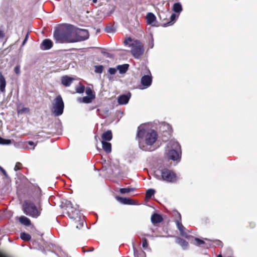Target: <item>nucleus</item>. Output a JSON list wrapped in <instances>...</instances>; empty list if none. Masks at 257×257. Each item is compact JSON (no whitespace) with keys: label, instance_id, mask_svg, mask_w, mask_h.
I'll use <instances>...</instances> for the list:
<instances>
[{"label":"nucleus","instance_id":"obj_1","mask_svg":"<svg viewBox=\"0 0 257 257\" xmlns=\"http://www.w3.org/2000/svg\"><path fill=\"white\" fill-rule=\"evenodd\" d=\"M137 137L144 140L147 145L152 146L157 141L158 135L154 130L149 129L146 125L143 124L138 127Z\"/></svg>","mask_w":257,"mask_h":257},{"label":"nucleus","instance_id":"obj_2","mask_svg":"<svg viewBox=\"0 0 257 257\" xmlns=\"http://www.w3.org/2000/svg\"><path fill=\"white\" fill-rule=\"evenodd\" d=\"M37 206L34 202L26 200L23 205V210L24 213L31 217L37 218L41 213L42 208L41 206V201L40 197H38L35 200Z\"/></svg>","mask_w":257,"mask_h":257},{"label":"nucleus","instance_id":"obj_3","mask_svg":"<svg viewBox=\"0 0 257 257\" xmlns=\"http://www.w3.org/2000/svg\"><path fill=\"white\" fill-rule=\"evenodd\" d=\"M53 35L56 43H74L73 26L72 25L68 26L64 31H55L54 32Z\"/></svg>","mask_w":257,"mask_h":257},{"label":"nucleus","instance_id":"obj_4","mask_svg":"<svg viewBox=\"0 0 257 257\" xmlns=\"http://www.w3.org/2000/svg\"><path fill=\"white\" fill-rule=\"evenodd\" d=\"M154 176L157 179L168 183H174L178 180L176 174L173 171L166 168L155 171Z\"/></svg>","mask_w":257,"mask_h":257},{"label":"nucleus","instance_id":"obj_5","mask_svg":"<svg viewBox=\"0 0 257 257\" xmlns=\"http://www.w3.org/2000/svg\"><path fill=\"white\" fill-rule=\"evenodd\" d=\"M132 39L130 38L126 39L124 43L125 45H128V46L131 49V53L134 57L136 59H140L143 55L145 49L144 45L140 41H134L131 44H129L128 42H131Z\"/></svg>","mask_w":257,"mask_h":257},{"label":"nucleus","instance_id":"obj_6","mask_svg":"<svg viewBox=\"0 0 257 257\" xmlns=\"http://www.w3.org/2000/svg\"><path fill=\"white\" fill-rule=\"evenodd\" d=\"M76 207H72L69 208L68 213L70 218L75 220V222L76 223V227L78 229H80L84 225L85 221L84 220V216L80 212L79 210Z\"/></svg>","mask_w":257,"mask_h":257},{"label":"nucleus","instance_id":"obj_7","mask_svg":"<svg viewBox=\"0 0 257 257\" xmlns=\"http://www.w3.org/2000/svg\"><path fill=\"white\" fill-rule=\"evenodd\" d=\"M171 150L168 153V157L173 161L180 160L181 158V147L179 143L175 141L170 142Z\"/></svg>","mask_w":257,"mask_h":257},{"label":"nucleus","instance_id":"obj_8","mask_svg":"<svg viewBox=\"0 0 257 257\" xmlns=\"http://www.w3.org/2000/svg\"><path fill=\"white\" fill-rule=\"evenodd\" d=\"M73 42H79L85 40L89 38L88 31L85 29H75L73 27Z\"/></svg>","mask_w":257,"mask_h":257},{"label":"nucleus","instance_id":"obj_9","mask_svg":"<svg viewBox=\"0 0 257 257\" xmlns=\"http://www.w3.org/2000/svg\"><path fill=\"white\" fill-rule=\"evenodd\" d=\"M64 107V102L61 96H57L53 104V113L56 116L61 115L63 112Z\"/></svg>","mask_w":257,"mask_h":257},{"label":"nucleus","instance_id":"obj_10","mask_svg":"<svg viewBox=\"0 0 257 257\" xmlns=\"http://www.w3.org/2000/svg\"><path fill=\"white\" fill-rule=\"evenodd\" d=\"M177 215L178 216L179 220H176V224L178 229L180 231V234L186 238H188L189 236L187 234L184 232V227L181 222V215L180 213H177Z\"/></svg>","mask_w":257,"mask_h":257},{"label":"nucleus","instance_id":"obj_11","mask_svg":"<svg viewBox=\"0 0 257 257\" xmlns=\"http://www.w3.org/2000/svg\"><path fill=\"white\" fill-rule=\"evenodd\" d=\"M152 79L151 76L148 75L143 76L141 78V84L144 87L142 89H145L149 87L152 84Z\"/></svg>","mask_w":257,"mask_h":257},{"label":"nucleus","instance_id":"obj_12","mask_svg":"<svg viewBox=\"0 0 257 257\" xmlns=\"http://www.w3.org/2000/svg\"><path fill=\"white\" fill-rule=\"evenodd\" d=\"M131 97V94H123L118 96L117 102L120 105H124L128 103Z\"/></svg>","mask_w":257,"mask_h":257},{"label":"nucleus","instance_id":"obj_13","mask_svg":"<svg viewBox=\"0 0 257 257\" xmlns=\"http://www.w3.org/2000/svg\"><path fill=\"white\" fill-rule=\"evenodd\" d=\"M74 79L67 75L63 76L61 78V82L62 85L66 87L69 86L72 83Z\"/></svg>","mask_w":257,"mask_h":257},{"label":"nucleus","instance_id":"obj_14","mask_svg":"<svg viewBox=\"0 0 257 257\" xmlns=\"http://www.w3.org/2000/svg\"><path fill=\"white\" fill-rule=\"evenodd\" d=\"M147 22L148 24L155 26L156 24V18L154 14L148 13L146 16Z\"/></svg>","mask_w":257,"mask_h":257},{"label":"nucleus","instance_id":"obj_15","mask_svg":"<svg viewBox=\"0 0 257 257\" xmlns=\"http://www.w3.org/2000/svg\"><path fill=\"white\" fill-rule=\"evenodd\" d=\"M42 46L43 47L42 49L45 50H49L53 46V42L49 39H45L42 43Z\"/></svg>","mask_w":257,"mask_h":257},{"label":"nucleus","instance_id":"obj_16","mask_svg":"<svg viewBox=\"0 0 257 257\" xmlns=\"http://www.w3.org/2000/svg\"><path fill=\"white\" fill-rule=\"evenodd\" d=\"M6 86V80L5 77L0 72V91L2 93L5 92Z\"/></svg>","mask_w":257,"mask_h":257},{"label":"nucleus","instance_id":"obj_17","mask_svg":"<svg viewBox=\"0 0 257 257\" xmlns=\"http://www.w3.org/2000/svg\"><path fill=\"white\" fill-rule=\"evenodd\" d=\"M116 200L123 204H134L133 200L127 198H123L119 196L116 197Z\"/></svg>","mask_w":257,"mask_h":257},{"label":"nucleus","instance_id":"obj_18","mask_svg":"<svg viewBox=\"0 0 257 257\" xmlns=\"http://www.w3.org/2000/svg\"><path fill=\"white\" fill-rule=\"evenodd\" d=\"M162 220L161 215L157 213H155L151 216V221L153 224L160 223Z\"/></svg>","mask_w":257,"mask_h":257},{"label":"nucleus","instance_id":"obj_19","mask_svg":"<svg viewBox=\"0 0 257 257\" xmlns=\"http://www.w3.org/2000/svg\"><path fill=\"white\" fill-rule=\"evenodd\" d=\"M95 98V96H86L82 98H79L78 101L80 102L84 103H89L91 102L92 100Z\"/></svg>","mask_w":257,"mask_h":257},{"label":"nucleus","instance_id":"obj_20","mask_svg":"<svg viewBox=\"0 0 257 257\" xmlns=\"http://www.w3.org/2000/svg\"><path fill=\"white\" fill-rule=\"evenodd\" d=\"M102 141H110L112 138V133L110 131H107L102 135Z\"/></svg>","mask_w":257,"mask_h":257},{"label":"nucleus","instance_id":"obj_21","mask_svg":"<svg viewBox=\"0 0 257 257\" xmlns=\"http://www.w3.org/2000/svg\"><path fill=\"white\" fill-rule=\"evenodd\" d=\"M102 147L104 151L106 153H109L111 151V145L110 143L101 141Z\"/></svg>","mask_w":257,"mask_h":257},{"label":"nucleus","instance_id":"obj_22","mask_svg":"<svg viewBox=\"0 0 257 257\" xmlns=\"http://www.w3.org/2000/svg\"><path fill=\"white\" fill-rule=\"evenodd\" d=\"M128 67L129 65L127 64L118 65L117 66V70H118L119 73L124 74L127 71Z\"/></svg>","mask_w":257,"mask_h":257},{"label":"nucleus","instance_id":"obj_23","mask_svg":"<svg viewBox=\"0 0 257 257\" xmlns=\"http://www.w3.org/2000/svg\"><path fill=\"white\" fill-rule=\"evenodd\" d=\"M19 221L24 225L29 226L31 224L30 220L27 217L21 216L19 218Z\"/></svg>","mask_w":257,"mask_h":257},{"label":"nucleus","instance_id":"obj_24","mask_svg":"<svg viewBox=\"0 0 257 257\" xmlns=\"http://www.w3.org/2000/svg\"><path fill=\"white\" fill-rule=\"evenodd\" d=\"M176 242L179 244L184 249H186L188 246V243L185 240L179 237L177 238Z\"/></svg>","mask_w":257,"mask_h":257},{"label":"nucleus","instance_id":"obj_25","mask_svg":"<svg viewBox=\"0 0 257 257\" xmlns=\"http://www.w3.org/2000/svg\"><path fill=\"white\" fill-rule=\"evenodd\" d=\"M30 110L28 107L19 106L17 108V112L18 114H27L29 112Z\"/></svg>","mask_w":257,"mask_h":257},{"label":"nucleus","instance_id":"obj_26","mask_svg":"<svg viewBox=\"0 0 257 257\" xmlns=\"http://www.w3.org/2000/svg\"><path fill=\"white\" fill-rule=\"evenodd\" d=\"M173 10L175 13H180L182 11V6L180 3H175L173 7Z\"/></svg>","mask_w":257,"mask_h":257},{"label":"nucleus","instance_id":"obj_27","mask_svg":"<svg viewBox=\"0 0 257 257\" xmlns=\"http://www.w3.org/2000/svg\"><path fill=\"white\" fill-rule=\"evenodd\" d=\"M178 16L179 15H176L175 14H172L170 17V21L166 24H165L164 26L167 27L173 25V24L175 22L176 20L178 17Z\"/></svg>","mask_w":257,"mask_h":257},{"label":"nucleus","instance_id":"obj_28","mask_svg":"<svg viewBox=\"0 0 257 257\" xmlns=\"http://www.w3.org/2000/svg\"><path fill=\"white\" fill-rule=\"evenodd\" d=\"M25 143L23 142H19L15 143L14 146L16 148L21 149H29V148L25 146Z\"/></svg>","mask_w":257,"mask_h":257},{"label":"nucleus","instance_id":"obj_29","mask_svg":"<svg viewBox=\"0 0 257 257\" xmlns=\"http://www.w3.org/2000/svg\"><path fill=\"white\" fill-rule=\"evenodd\" d=\"M20 237L25 241L29 240L31 239V236L28 233L23 232L21 233Z\"/></svg>","mask_w":257,"mask_h":257},{"label":"nucleus","instance_id":"obj_30","mask_svg":"<svg viewBox=\"0 0 257 257\" xmlns=\"http://www.w3.org/2000/svg\"><path fill=\"white\" fill-rule=\"evenodd\" d=\"M135 189L133 188H124L120 189L119 192L121 194H125L133 191Z\"/></svg>","mask_w":257,"mask_h":257},{"label":"nucleus","instance_id":"obj_31","mask_svg":"<svg viewBox=\"0 0 257 257\" xmlns=\"http://www.w3.org/2000/svg\"><path fill=\"white\" fill-rule=\"evenodd\" d=\"M11 140L9 139H5L0 137V145H8L11 144Z\"/></svg>","mask_w":257,"mask_h":257},{"label":"nucleus","instance_id":"obj_32","mask_svg":"<svg viewBox=\"0 0 257 257\" xmlns=\"http://www.w3.org/2000/svg\"><path fill=\"white\" fill-rule=\"evenodd\" d=\"M155 190L153 189H149L146 192V197L150 198L154 195Z\"/></svg>","mask_w":257,"mask_h":257},{"label":"nucleus","instance_id":"obj_33","mask_svg":"<svg viewBox=\"0 0 257 257\" xmlns=\"http://www.w3.org/2000/svg\"><path fill=\"white\" fill-rule=\"evenodd\" d=\"M103 67L102 65L95 66V72L97 73H101L103 71Z\"/></svg>","mask_w":257,"mask_h":257},{"label":"nucleus","instance_id":"obj_34","mask_svg":"<svg viewBox=\"0 0 257 257\" xmlns=\"http://www.w3.org/2000/svg\"><path fill=\"white\" fill-rule=\"evenodd\" d=\"M195 243L194 244L197 246H201L202 244L205 243L204 241L203 240L197 238H195Z\"/></svg>","mask_w":257,"mask_h":257},{"label":"nucleus","instance_id":"obj_35","mask_svg":"<svg viewBox=\"0 0 257 257\" xmlns=\"http://www.w3.org/2000/svg\"><path fill=\"white\" fill-rule=\"evenodd\" d=\"M84 91V87L83 86L80 85L79 86H77L76 88V91L78 93H82Z\"/></svg>","mask_w":257,"mask_h":257},{"label":"nucleus","instance_id":"obj_36","mask_svg":"<svg viewBox=\"0 0 257 257\" xmlns=\"http://www.w3.org/2000/svg\"><path fill=\"white\" fill-rule=\"evenodd\" d=\"M134 253H135V257H145V256H146V253L143 251H141L140 254H138L137 253L136 251L134 250Z\"/></svg>","mask_w":257,"mask_h":257},{"label":"nucleus","instance_id":"obj_37","mask_svg":"<svg viewBox=\"0 0 257 257\" xmlns=\"http://www.w3.org/2000/svg\"><path fill=\"white\" fill-rule=\"evenodd\" d=\"M117 71V68L115 69L114 68H110L108 69V73L111 75H114L116 73Z\"/></svg>","mask_w":257,"mask_h":257},{"label":"nucleus","instance_id":"obj_38","mask_svg":"<svg viewBox=\"0 0 257 257\" xmlns=\"http://www.w3.org/2000/svg\"><path fill=\"white\" fill-rule=\"evenodd\" d=\"M85 92L88 96H95L94 94H93L92 91L90 88H87Z\"/></svg>","mask_w":257,"mask_h":257},{"label":"nucleus","instance_id":"obj_39","mask_svg":"<svg viewBox=\"0 0 257 257\" xmlns=\"http://www.w3.org/2000/svg\"><path fill=\"white\" fill-rule=\"evenodd\" d=\"M148 246V243L146 239H144L142 242V246L144 248H146Z\"/></svg>","mask_w":257,"mask_h":257},{"label":"nucleus","instance_id":"obj_40","mask_svg":"<svg viewBox=\"0 0 257 257\" xmlns=\"http://www.w3.org/2000/svg\"><path fill=\"white\" fill-rule=\"evenodd\" d=\"M21 166H22V164L20 163H17L16 165H15V170L16 171L19 170L20 169L21 167Z\"/></svg>","mask_w":257,"mask_h":257},{"label":"nucleus","instance_id":"obj_41","mask_svg":"<svg viewBox=\"0 0 257 257\" xmlns=\"http://www.w3.org/2000/svg\"><path fill=\"white\" fill-rule=\"evenodd\" d=\"M15 72L17 74L20 73V66H16L14 69Z\"/></svg>","mask_w":257,"mask_h":257},{"label":"nucleus","instance_id":"obj_42","mask_svg":"<svg viewBox=\"0 0 257 257\" xmlns=\"http://www.w3.org/2000/svg\"><path fill=\"white\" fill-rule=\"evenodd\" d=\"M29 37V34L28 33L27 34V35L25 36V39L24 40L23 43H22V46H24L26 43L27 42L28 39Z\"/></svg>","mask_w":257,"mask_h":257},{"label":"nucleus","instance_id":"obj_43","mask_svg":"<svg viewBox=\"0 0 257 257\" xmlns=\"http://www.w3.org/2000/svg\"><path fill=\"white\" fill-rule=\"evenodd\" d=\"M28 144L31 146H33V147L32 148V150H34L35 148V146L36 145H35L34 143L32 141H29L28 142ZM29 149H31V148H29Z\"/></svg>","mask_w":257,"mask_h":257},{"label":"nucleus","instance_id":"obj_44","mask_svg":"<svg viewBox=\"0 0 257 257\" xmlns=\"http://www.w3.org/2000/svg\"><path fill=\"white\" fill-rule=\"evenodd\" d=\"M4 37V33L1 30H0V39H3Z\"/></svg>","mask_w":257,"mask_h":257},{"label":"nucleus","instance_id":"obj_45","mask_svg":"<svg viewBox=\"0 0 257 257\" xmlns=\"http://www.w3.org/2000/svg\"><path fill=\"white\" fill-rule=\"evenodd\" d=\"M154 46V43H153V39L152 37L151 42L150 43V47L151 48H152Z\"/></svg>","mask_w":257,"mask_h":257},{"label":"nucleus","instance_id":"obj_46","mask_svg":"<svg viewBox=\"0 0 257 257\" xmlns=\"http://www.w3.org/2000/svg\"><path fill=\"white\" fill-rule=\"evenodd\" d=\"M1 170L2 172L3 173V174H4V175L5 176H7V174L6 172L5 171V170L2 168H1Z\"/></svg>","mask_w":257,"mask_h":257},{"label":"nucleus","instance_id":"obj_47","mask_svg":"<svg viewBox=\"0 0 257 257\" xmlns=\"http://www.w3.org/2000/svg\"><path fill=\"white\" fill-rule=\"evenodd\" d=\"M106 31L108 32V33H109L110 32V29H106Z\"/></svg>","mask_w":257,"mask_h":257},{"label":"nucleus","instance_id":"obj_48","mask_svg":"<svg viewBox=\"0 0 257 257\" xmlns=\"http://www.w3.org/2000/svg\"><path fill=\"white\" fill-rule=\"evenodd\" d=\"M92 1H93V3H96L97 2V0H92Z\"/></svg>","mask_w":257,"mask_h":257},{"label":"nucleus","instance_id":"obj_49","mask_svg":"<svg viewBox=\"0 0 257 257\" xmlns=\"http://www.w3.org/2000/svg\"><path fill=\"white\" fill-rule=\"evenodd\" d=\"M217 257H222L221 254H219L217 256Z\"/></svg>","mask_w":257,"mask_h":257},{"label":"nucleus","instance_id":"obj_50","mask_svg":"<svg viewBox=\"0 0 257 257\" xmlns=\"http://www.w3.org/2000/svg\"><path fill=\"white\" fill-rule=\"evenodd\" d=\"M140 145H141V142L139 141Z\"/></svg>","mask_w":257,"mask_h":257},{"label":"nucleus","instance_id":"obj_51","mask_svg":"<svg viewBox=\"0 0 257 257\" xmlns=\"http://www.w3.org/2000/svg\"><path fill=\"white\" fill-rule=\"evenodd\" d=\"M169 146L171 147V146L169 145V146H168V147H169Z\"/></svg>","mask_w":257,"mask_h":257}]
</instances>
